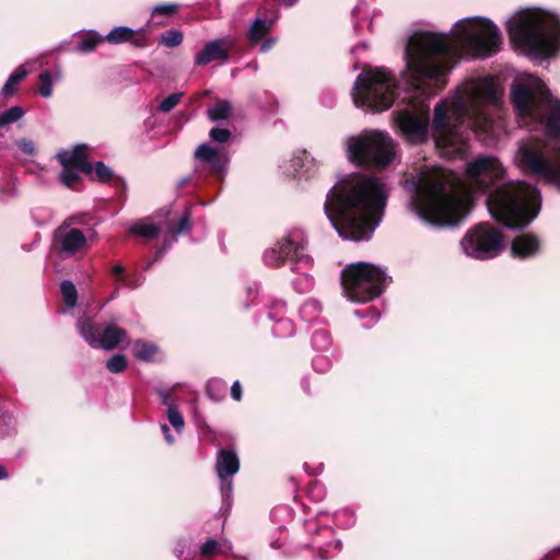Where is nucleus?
<instances>
[{
	"mask_svg": "<svg viewBox=\"0 0 560 560\" xmlns=\"http://www.w3.org/2000/svg\"><path fill=\"white\" fill-rule=\"evenodd\" d=\"M442 44L432 35L410 37L407 42L399 91L392 71L374 67L361 72L352 90L353 103L365 112L380 113L397 104L394 125L401 138L413 144L423 143L430 132L436 147L448 158L467 151L469 130L492 132L501 106V92L490 77L469 79L433 108L429 120L430 98L446 85L443 68H430L424 50Z\"/></svg>",
	"mask_w": 560,
	"mask_h": 560,
	"instance_id": "nucleus-1",
	"label": "nucleus"
},
{
	"mask_svg": "<svg viewBox=\"0 0 560 560\" xmlns=\"http://www.w3.org/2000/svg\"><path fill=\"white\" fill-rule=\"evenodd\" d=\"M466 177V184L457 185L443 170L417 171L405 180L409 210L429 225L453 226L481 195L491 217L509 229L525 228L540 211V191L524 182L506 180L503 165L493 155H479L468 162Z\"/></svg>",
	"mask_w": 560,
	"mask_h": 560,
	"instance_id": "nucleus-2",
	"label": "nucleus"
},
{
	"mask_svg": "<svg viewBox=\"0 0 560 560\" xmlns=\"http://www.w3.org/2000/svg\"><path fill=\"white\" fill-rule=\"evenodd\" d=\"M387 200L383 179L349 174L328 190L324 212L343 240L369 241L383 220Z\"/></svg>",
	"mask_w": 560,
	"mask_h": 560,
	"instance_id": "nucleus-3",
	"label": "nucleus"
},
{
	"mask_svg": "<svg viewBox=\"0 0 560 560\" xmlns=\"http://www.w3.org/2000/svg\"><path fill=\"white\" fill-rule=\"evenodd\" d=\"M432 35L442 44L441 51L425 49L428 67H442L446 79L456 61L460 58L485 59L501 49L502 33L488 18L476 15L458 20L452 28V37L445 33L419 32L411 37Z\"/></svg>",
	"mask_w": 560,
	"mask_h": 560,
	"instance_id": "nucleus-4",
	"label": "nucleus"
},
{
	"mask_svg": "<svg viewBox=\"0 0 560 560\" xmlns=\"http://www.w3.org/2000/svg\"><path fill=\"white\" fill-rule=\"evenodd\" d=\"M512 45L532 60L545 61L560 52V14L541 8L516 11L506 21Z\"/></svg>",
	"mask_w": 560,
	"mask_h": 560,
	"instance_id": "nucleus-5",
	"label": "nucleus"
},
{
	"mask_svg": "<svg viewBox=\"0 0 560 560\" xmlns=\"http://www.w3.org/2000/svg\"><path fill=\"white\" fill-rule=\"evenodd\" d=\"M511 100L521 128L560 139V101L542 80L529 73L518 74L511 84Z\"/></svg>",
	"mask_w": 560,
	"mask_h": 560,
	"instance_id": "nucleus-6",
	"label": "nucleus"
},
{
	"mask_svg": "<svg viewBox=\"0 0 560 560\" xmlns=\"http://www.w3.org/2000/svg\"><path fill=\"white\" fill-rule=\"evenodd\" d=\"M514 161L524 173L560 190V145L532 137L521 141Z\"/></svg>",
	"mask_w": 560,
	"mask_h": 560,
	"instance_id": "nucleus-7",
	"label": "nucleus"
},
{
	"mask_svg": "<svg viewBox=\"0 0 560 560\" xmlns=\"http://www.w3.org/2000/svg\"><path fill=\"white\" fill-rule=\"evenodd\" d=\"M306 246L307 240L304 231L294 229L264 253V261L268 266L277 267L287 260L291 262V270L301 275L299 280L301 287L298 285V281H293L294 288L300 292L307 291L313 285V280L307 273L313 259L306 253Z\"/></svg>",
	"mask_w": 560,
	"mask_h": 560,
	"instance_id": "nucleus-8",
	"label": "nucleus"
},
{
	"mask_svg": "<svg viewBox=\"0 0 560 560\" xmlns=\"http://www.w3.org/2000/svg\"><path fill=\"white\" fill-rule=\"evenodd\" d=\"M348 160L357 165L384 168L396 158V144L388 132L363 130L346 139Z\"/></svg>",
	"mask_w": 560,
	"mask_h": 560,
	"instance_id": "nucleus-9",
	"label": "nucleus"
},
{
	"mask_svg": "<svg viewBox=\"0 0 560 560\" xmlns=\"http://www.w3.org/2000/svg\"><path fill=\"white\" fill-rule=\"evenodd\" d=\"M387 277L383 269L369 262L348 265L341 273L345 295L352 302L366 303L384 291Z\"/></svg>",
	"mask_w": 560,
	"mask_h": 560,
	"instance_id": "nucleus-10",
	"label": "nucleus"
},
{
	"mask_svg": "<svg viewBox=\"0 0 560 560\" xmlns=\"http://www.w3.org/2000/svg\"><path fill=\"white\" fill-rule=\"evenodd\" d=\"M190 229L191 215L189 210H185L177 220L175 218H168L161 223H155L150 220H142L135 223L130 228V232L140 237L154 238L161 231L165 230L166 232L161 247L156 250L154 258L144 267V270L151 268L153 264L164 256V254L172 247L173 243L176 242L177 236L188 233Z\"/></svg>",
	"mask_w": 560,
	"mask_h": 560,
	"instance_id": "nucleus-11",
	"label": "nucleus"
},
{
	"mask_svg": "<svg viewBox=\"0 0 560 560\" xmlns=\"http://www.w3.org/2000/svg\"><path fill=\"white\" fill-rule=\"evenodd\" d=\"M460 248L470 258L492 259L503 249V235L489 223H480L468 230L460 241Z\"/></svg>",
	"mask_w": 560,
	"mask_h": 560,
	"instance_id": "nucleus-12",
	"label": "nucleus"
},
{
	"mask_svg": "<svg viewBox=\"0 0 560 560\" xmlns=\"http://www.w3.org/2000/svg\"><path fill=\"white\" fill-rule=\"evenodd\" d=\"M74 218H67L54 232L51 252L61 259L74 258L89 248V236L73 226Z\"/></svg>",
	"mask_w": 560,
	"mask_h": 560,
	"instance_id": "nucleus-13",
	"label": "nucleus"
},
{
	"mask_svg": "<svg viewBox=\"0 0 560 560\" xmlns=\"http://www.w3.org/2000/svg\"><path fill=\"white\" fill-rule=\"evenodd\" d=\"M77 329L84 341L94 349L113 350L127 337L125 329L115 325L104 326L88 317L78 320Z\"/></svg>",
	"mask_w": 560,
	"mask_h": 560,
	"instance_id": "nucleus-14",
	"label": "nucleus"
},
{
	"mask_svg": "<svg viewBox=\"0 0 560 560\" xmlns=\"http://www.w3.org/2000/svg\"><path fill=\"white\" fill-rule=\"evenodd\" d=\"M86 144H78L71 150H61L57 153L56 158L62 170L59 175L60 182L72 188L81 179V174L91 173L92 164L86 158Z\"/></svg>",
	"mask_w": 560,
	"mask_h": 560,
	"instance_id": "nucleus-15",
	"label": "nucleus"
},
{
	"mask_svg": "<svg viewBox=\"0 0 560 560\" xmlns=\"http://www.w3.org/2000/svg\"><path fill=\"white\" fill-rule=\"evenodd\" d=\"M195 173L207 172L222 180L226 174L230 156L226 151L205 142L195 151Z\"/></svg>",
	"mask_w": 560,
	"mask_h": 560,
	"instance_id": "nucleus-16",
	"label": "nucleus"
},
{
	"mask_svg": "<svg viewBox=\"0 0 560 560\" xmlns=\"http://www.w3.org/2000/svg\"><path fill=\"white\" fill-rule=\"evenodd\" d=\"M235 39L231 36L209 40L195 57L196 66H206L212 61L225 63L230 59V50L234 47Z\"/></svg>",
	"mask_w": 560,
	"mask_h": 560,
	"instance_id": "nucleus-17",
	"label": "nucleus"
},
{
	"mask_svg": "<svg viewBox=\"0 0 560 560\" xmlns=\"http://www.w3.org/2000/svg\"><path fill=\"white\" fill-rule=\"evenodd\" d=\"M319 168V162L313 158L307 151H299L294 153L285 167L284 173L293 177H311Z\"/></svg>",
	"mask_w": 560,
	"mask_h": 560,
	"instance_id": "nucleus-18",
	"label": "nucleus"
},
{
	"mask_svg": "<svg viewBox=\"0 0 560 560\" xmlns=\"http://www.w3.org/2000/svg\"><path fill=\"white\" fill-rule=\"evenodd\" d=\"M240 469V460L232 448H221L217 455L215 472L219 478L233 477Z\"/></svg>",
	"mask_w": 560,
	"mask_h": 560,
	"instance_id": "nucleus-19",
	"label": "nucleus"
},
{
	"mask_svg": "<svg viewBox=\"0 0 560 560\" xmlns=\"http://www.w3.org/2000/svg\"><path fill=\"white\" fill-rule=\"evenodd\" d=\"M540 247L539 240L533 234H521L512 242V254L517 258H529L538 253Z\"/></svg>",
	"mask_w": 560,
	"mask_h": 560,
	"instance_id": "nucleus-20",
	"label": "nucleus"
},
{
	"mask_svg": "<svg viewBox=\"0 0 560 560\" xmlns=\"http://www.w3.org/2000/svg\"><path fill=\"white\" fill-rule=\"evenodd\" d=\"M275 23L273 19H262L257 18L253 21L250 24L248 32H247V38L250 43L257 44L259 43L267 33L271 30L272 25Z\"/></svg>",
	"mask_w": 560,
	"mask_h": 560,
	"instance_id": "nucleus-21",
	"label": "nucleus"
},
{
	"mask_svg": "<svg viewBox=\"0 0 560 560\" xmlns=\"http://www.w3.org/2000/svg\"><path fill=\"white\" fill-rule=\"evenodd\" d=\"M80 40L77 44V51L88 54L93 51L102 42L105 40L104 36L94 30L82 32L79 34Z\"/></svg>",
	"mask_w": 560,
	"mask_h": 560,
	"instance_id": "nucleus-22",
	"label": "nucleus"
},
{
	"mask_svg": "<svg viewBox=\"0 0 560 560\" xmlns=\"http://www.w3.org/2000/svg\"><path fill=\"white\" fill-rule=\"evenodd\" d=\"M28 70L24 65L19 66L8 78L2 90L1 95L4 97H10L15 94L18 90V85L24 80L27 75Z\"/></svg>",
	"mask_w": 560,
	"mask_h": 560,
	"instance_id": "nucleus-23",
	"label": "nucleus"
},
{
	"mask_svg": "<svg viewBox=\"0 0 560 560\" xmlns=\"http://www.w3.org/2000/svg\"><path fill=\"white\" fill-rule=\"evenodd\" d=\"M136 35V30L128 26H116L105 36V40L112 45H120L130 42Z\"/></svg>",
	"mask_w": 560,
	"mask_h": 560,
	"instance_id": "nucleus-24",
	"label": "nucleus"
},
{
	"mask_svg": "<svg viewBox=\"0 0 560 560\" xmlns=\"http://www.w3.org/2000/svg\"><path fill=\"white\" fill-rule=\"evenodd\" d=\"M231 550L228 541H219L213 538L207 539L199 548V555L202 558H210L219 553H225Z\"/></svg>",
	"mask_w": 560,
	"mask_h": 560,
	"instance_id": "nucleus-25",
	"label": "nucleus"
},
{
	"mask_svg": "<svg viewBox=\"0 0 560 560\" xmlns=\"http://www.w3.org/2000/svg\"><path fill=\"white\" fill-rule=\"evenodd\" d=\"M132 352L138 360L149 362L152 361V359L156 354L158 347L152 342L137 340L133 343Z\"/></svg>",
	"mask_w": 560,
	"mask_h": 560,
	"instance_id": "nucleus-26",
	"label": "nucleus"
},
{
	"mask_svg": "<svg viewBox=\"0 0 560 560\" xmlns=\"http://www.w3.org/2000/svg\"><path fill=\"white\" fill-rule=\"evenodd\" d=\"M226 382L218 377L209 380L206 388L207 395L213 401H220L221 399H223L226 394Z\"/></svg>",
	"mask_w": 560,
	"mask_h": 560,
	"instance_id": "nucleus-27",
	"label": "nucleus"
},
{
	"mask_svg": "<svg viewBox=\"0 0 560 560\" xmlns=\"http://www.w3.org/2000/svg\"><path fill=\"white\" fill-rule=\"evenodd\" d=\"M86 174L101 183H108L114 178L113 170L101 161L92 165V172Z\"/></svg>",
	"mask_w": 560,
	"mask_h": 560,
	"instance_id": "nucleus-28",
	"label": "nucleus"
},
{
	"mask_svg": "<svg viewBox=\"0 0 560 560\" xmlns=\"http://www.w3.org/2000/svg\"><path fill=\"white\" fill-rule=\"evenodd\" d=\"M25 115L24 109L20 105H14L9 109L0 113V129L7 125L14 124L22 119Z\"/></svg>",
	"mask_w": 560,
	"mask_h": 560,
	"instance_id": "nucleus-29",
	"label": "nucleus"
},
{
	"mask_svg": "<svg viewBox=\"0 0 560 560\" xmlns=\"http://www.w3.org/2000/svg\"><path fill=\"white\" fill-rule=\"evenodd\" d=\"M322 311L320 303L316 300H307L300 308V316L306 322L315 320Z\"/></svg>",
	"mask_w": 560,
	"mask_h": 560,
	"instance_id": "nucleus-30",
	"label": "nucleus"
},
{
	"mask_svg": "<svg viewBox=\"0 0 560 560\" xmlns=\"http://www.w3.org/2000/svg\"><path fill=\"white\" fill-rule=\"evenodd\" d=\"M231 104L228 101H219L214 106L208 109V117L212 121L226 119L231 113Z\"/></svg>",
	"mask_w": 560,
	"mask_h": 560,
	"instance_id": "nucleus-31",
	"label": "nucleus"
},
{
	"mask_svg": "<svg viewBox=\"0 0 560 560\" xmlns=\"http://www.w3.org/2000/svg\"><path fill=\"white\" fill-rule=\"evenodd\" d=\"M273 322L276 323L272 328L275 336L279 338H287L294 334V325L290 318L279 317Z\"/></svg>",
	"mask_w": 560,
	"mask_h": 560,
	"instance_id": "nucleus-32",
	"label": "nucleus"
},
{
	"mask_svg": "<svg viewBox=\"0 0 560 560\" xmlns=\"http://www.w3.org/2000/svg\"><path fill=\"white\" fill-rule=\"evenodd\" d=\"M60 292L62 299L68 307H73L77 304L78 291L74 283L70 280H63L60 283Z\"/></svg>",
	"mask_w": 560,
	"mask_h": 560,
	"instance_id": "nucleus-33",
	"label": "nucleus"
},
{
	"mask_svg": "<svg viewBox=\"0 0 560 560\" xmlns=\"http://www.w3.org/2000/svg\"><path fill=\"white\" fill-rule=\"evenodd\" d=\"M331 345L330 335L326 329H316L312 335V346L317 351H326Z\"/></svg>",
	"mask_w": 560,
	"mask_h": 560,
	"instance_id": "nucleus-34",
	"label": "nucleus"
},
{
	"mask_svg": "<svg viewBox=\"0 0 560 560\" xmlns=\"http://www.w3.org/2000/svg\"><path fill=\"white\" fill-rule=\"evenodd\" d=\"M166 418L176 433L180 434L184 431L185 420L177 406H168Z\"/></svg>",
	"mask_w": 560,
	"mask_h": 560,
	"instance_id": "nucleus-35",
	"label": "nucleus"
},
{
	"mask_svg": "<svg viewBox=\"0 0 560 560\" xmlns=\"http://www.w3.org/2000/svg\"><path fill=\"white\" fill-rule=\"evenodd\" d=\"M15 431V420L8 412L0 413V439L11 435Z\"/></svg>",
	"mask_w": 560,
	"mask_h": 560,
	"instance_id": "nucleus-36",
	"label": "nucleus"
},
{
	"mask_svg": "<svg viewBox=\"0 0 560 560\" xmlns=\"http://www.w3.org/2000/svg\"><path fill=\"white\" fill-rule=\"evenodd\" d=\"M106 368L112 373H121L127 368V359L124 354H114L107 360Z\"/></svg>",
	"mask_w": 560,
	"mask_h": 560,
	"instance_id": "nucleus-37",
	"label": "nucleus"
},
{
	"mask_svg": "<svg viewBox=\"0 0 560 560\" xmlns=\"http://www.w3.org/2000/svg\"><path fill=\"white\" fill-rule=\"evenodd\" d=\"M178 9H179L178 3L158 4V5L153 7L151 16L152 18H156V16L170 18V16L174 15L175 13H177Z\"/></svg>",
	"mask_w": 560,
	"mask_h": 560,
	"instance_id": "nucleus-38",
	"label": "nucleus"
},
{
	"mask_svg": "<svg viewBox=\"0 0 560 560\" xmlns=\"http://www.w3.org/2000/svg\"><path fill=\"white\" fill-rule=\"evenodd\" d=\"M183 42V33L177 30H168L161 35V44L166 47H176Z\"/></svg>",
	"mask_w": 560,
	"mask_h": 560,
	"instance_id": "nucleus-39",
	"label": "nucleus"
},
{
	"mask_svg": "<svg viewBox=\"0 0 560 560\" xmlns=\"http://www.w3.org/2000/svg\"><path fill=\"white\" fill-rule=\"evenodd\" d=\"M39 94L43 97H50L52 94V79L48 71H44L39 74Z\"/></svg>",
	"mask_w": 560,
	"mask_h": 560,
	"instance_id": "nucleus-40",
	"label": "nucleus"
},
{
	"mask_svg": "<svg viewBox=\"0 0 560 560\" xmlns=\"http://www.w3.org/2000/svg\"><path fill=\"white\" fill-rule=\"evenodd\" d=\"M15 145L20 153L26 156H34L37 152L35 142L27 138L18 139Z\"/></svg>",
	"mask_w": 560,
	"mask_h": 560,
	"instance_id": "nucleus-41",
	"label": "nucleus"
},
{
	"mask_svg": "<svg viewBox=\"0 0 560 560\" xmlns=\"http://www.w3.org/2000/svg\"><path fill=\"white\" fill-rule=\"evenodd\" d=\"M285 312V302L282 300H275L269 306L268 317L270 318V320H276L279 317H284Z\"/></svg>",
	"mask_w": 560,
	"mask_h": 560,
	"instance_id": "nucleus-42",
	"label": "nucleus"
},
{
	"mask_svg": "<svg viewBox=\"0 0 560 560\" xmlns=\"http://www.w3.org/2000/svg\"><path fill=\"white\" fill-rule=\"evenodd\" d=\"M220 479V490L222 495V501L224 504H230V500L232 498L233 492V480L232 477H223Z\"/></svg>",
	"mask_w": 560,
	"mask_h": 560,
	"instance_id": "nucleus-43",
	"label": "nucleus"
},
{
	"mask_svg": "<svg viewBox=\"0 0 560 560\" xmlns=\"http://www.w3.org/2000/svg\"><path fill=\"white\" fill-rule=\"evenodd\" d=\"M183 93H173L165 97L159 105V110L170 113L182 100Z\"/></svg>",
	"mask_w": 560,
	"mask_h": 560,
	"instance_id": "nucleus-44",
	"label": "nucleus"
},
{
	"mask_svg": "<svg viewBox=\"0 0 560 560\" xmlns=\"http://www.w3.org/2000/svg\"><path fill=\"white\" fill-rule=\"evenodd\" d=\"M313 369L318 373H325L331 368V360L325 354H317L312 361Z\"/></svg>",
	"mask_w": 560,
	"mask_h": 560,
	"instance_id": "nucleus-45",
	"label": "nucleus"
},
{
	"mask_svg": "<svg viewBox=\"0 0 560 560\" xmlns=\"http://www.w3.org/2000/svg\"><path fill=\"white\" fill-rule=\"evenodd\" d=\"M19 190L15 180L7 184L5 186L0 187V200L9 201L15 197H18Z\"/></svg>",
	"mask_w": 560,
	"mask_h": 560,
	"instance_id": "nucleus-46",
	"label": "nucleus"
},
{
	"mask_svg": "<svg viewBox=\"0 0 560 560\" xmlns=\"http://www.w3.org/2000/svg\"><path fill=\"white\" fill-rule=\"evenodd\" d=\"M354 314L358 317H364L365 315L370 316V320L368 323H363V326L365 328H370L374 323H376L380 319L381 316L380 312L374 307H370L368 310H355Z\"/></svg>",
	"mask_w": 560,
	"mask_h": 560,
	"instance_id": "nucleus-47",
	"label": "nucleus"
},
{
	"mask_svg": "<svg viewBox=\"0 0 560 560\" xmlns=\"http://www.w3.org/2000/svg\"><path fill=\"white\" fill-rule=\"evenodd\" d=\"M158 396L161 399V404L168 409V406H177L174 392L171 388H161L158 390Z\"/></svg>",
	"mask_w": 560,
	"mask_h": 560,
	"instance_id": "nucleus-48",
	"label": "nucleus"
},
{
	"mask_svg": "<svg viewBox=\"0 0 560 560\" xmlns=\"http://www.w3.org/2000/svg\"><path fill=\"white\" fill-rule=\"evenodd\" d=\"M209 137L212 141L224 143L230 139L231 132L224 128H212L209 132Z\"/></svg>",
	"mask_w": 560,
	"mask_h": 560,
	"instance_id": "nucleus-49",
	"label": "nucleus"
},
{
	"mask_svg": "<svg viewBox=\"0 0 560 560\" xmlns=\"http://www.w3.org/2000/svg\"><path fill=\"white\" fill-rule=\"evenodd\" d=\"M341 547H342V542L339 539L328 542L325 547L318 546L320 552L323 553L322 558H324V559H328L334 556V553L330 552V549H334L335 552L337 553L341 550Z\"/></svg>",
	"mask_w": 560,
	"mask_h": 560,
	"instance_id": "nucleus-50",
	"label": "nucleus"
},
{
	"mask_svg": "<svg viewBox=\"0 0 560 560\" xmlns=\"http://www.w3.org/2000/svg\"><path fill=\"white\" fill-rule=\"evenodd\" d=\"M144 282V277L140 276V275H130V276H125V279L122 280V284L130 289V290H133V289H137L138 287L142 285V283Z\"/></svg>",
	"mask_w": 560,
	"mask_h": 560,
	"instance_id": "nucleus-51",
	"label": "nucleus"
},
{
	"mask_svg": "<svg viewBox=\"0 0 560 560\" xmlns=\"http://www.w3.org/2000/svg\"><path fill=\"white\" fill-rule=\"evenodd\" d=\"M308 494L313 500L320 501L325 497V489H324L323 485L315 481L310 486Z\"/></svg>",
	"mask_w": 560,
	"mask_h": 560,
	"instance_id": "nucleus-52",
	"label": "nucleus"
},
{
	"mask_svg": "<svg viewBox=\"0 0 560 560\" xmlns=\"http://www.w3.org/2000/svg\"><path fill=\"white\" fill-rule=\"evenodd\" d=\"M130 42L135 47H138V48H143V47L148 46V44H149L148 37L142 32V30L136 31V35Z\"/></svg>",
	"mask_w": 560,
	"mask_h": 560,
	"instance_id": "nucleus-53",
	"label": "nucleus"
},
{
	"mask_svg": "<svg viewBox=\"0 0 560 560\" xmlns=\"http://www.w3.org/2000/svg\"><path fill=\"white\" fill-rule=\"evenodd\" d=\"M242 385L238 381H235L231 386V397L234 400L240 401L242 399Z\"/></svg>",
	"mask_w": 560,
	"mask_h": 560,
	"instance_id": "nucleus-54",
	"label": "nucleus"
},
{
	"mask_svg": "<svg viewBox=\"0 0 560 560\" xmlns=\"http://www.w3.org/2000/svg\"><path fill=\"white\" fill-rule=\"evenodd\" d=\"M186 547H187V541L185 539H178L175 542L173 552L176 556V558L179 559L184 555Z\"/></svg>",
	"mask_w": 560,
	"mask_h": 560,
	"instance_id": "nucleus-55",
	"label": "nucleus"
},
{
	"mask_svg": "<svg viewBox=\"0 0 560 560\" xmlns=\"http://www.w3.org/2000/svg\"><path fill=\"white\" fill-rule=\"evenodd\" d=\"M161 431L163 433L165 442L168 445L175 443V436L171 433L170 427L166 423L161 424Z\"/></svg>",
	"mask_w": 560,
	"mask_h": 560,
	"instance_id": "nucleus-56",
	"label": "nucleus"
},
{
	"mask_svg": "<svg viewBox=\"0 0 560 560\" xmlns=\"http://www.w3.org/2000/svg\"><path fill=\"white\" fill-rule=\"evenodd\" d=\"M112 273L117 277V281L122 282L125 279V268L122 265H116L112 268Z\"/></svg>",
	"mask_w": 560,
	"mask_h": 560,
	"instance_id": "nucleus-57",
	"label": "nucleus"
},
{
	"mask_svg": "<svg viewBox=\"0 0 560 560\" xmlns=\"http://www.w3.org/2000/svg\"><path fill=\"white\" fill-rule=\"evenodd\" d=\"M341 515H348V516H349V520H348V522H347V524H346L347 526H352V525L354 524V522H355V520H354V515H353L352 513H350L349 511H347V510H346V511L340 512V513H338V514H337V521H336V522H337V525H340L339 517H340Z\"/></svg>",
	"mask_w": 560,
	"mask_h": 560,
	"instance_id": "nucleus-58",
	"label": "nucleus"
},
{
	"mask_svg": "<svg viewBox=\"0 0 560 560\" xmlns=\"http://www.w3.org/2000/svg\"><path fill=\"white\" fill-rule=\"evenodd\" d=\"M273 44H275V39H272V38H268V39H266V40L261 44V46H260V51H261V52H267V51L272 47V45H273Z\"/></svg>",
	"mask_w": 560,
	"mask_h": 560,
	"instance_id": "nucleus-59",
	"label": "nucleus"
},
{
	"mask_svg": "<svg viewBox=\"0 0 560 560\" xmlns=\"http://www.w3.org/2000/svg\"><path fill=\"white\" fill-rule=\"evenodd\" d=\"M248 295L253 298V300L257 296L258 288L257 285H250L247 288Z\"/></svg>",
	"mask_w": 560,
	"mask_h": 560,
	"instance_id": "nucleus-60",
	"label": "nucleus"
},
{
	"mask_svg": "<svg viewBox=\"0 0 560 560\" xmlns=\"http://www.w3.org/2000/svg\"><path fill=\"white\" fill-rule=\"evenodd\" d=\"M366 43H361L352 48V54H357L360 49H366Z\"/></svg>",
	"mask_w": 560,
	"mask_h": 560,
	"instance_id": "nucleus-61",
	"label": "nucleus"
},
{
	"mask_svg": "<svg viewBox=\"0 0 560 560\" xmlns=\"http://www.w3.org/2000/svg\"><path fill=\"white\" fill-rule=\"evenodd\" d=\"M190 182V177L186 176L178 180L177 186L180 188Z\"/></svg>",
	"mask_w": 560,
	"mask_h": 560,
	"instance_id": "nucleus-62",
	"label": "nucleus"
},
{
	"mask_svg": "<svg viewBox=\"0 0 560 560\" xmlns=\"http://www.w3.org/2000/svg\"><path fill=\"white\" fill-rule=\"evenodd\" d=\"M8 476H9V475H8V472H7V469H5L2 465H0V480H4V479H7V478H8Z\"/></svg>",
	"mask_w": 560,
	"mask_h": 560,
	"instance_id": "nucleus-63",
	"label": "nucleus"
},
{
	"mask_svg": "<svg viewBox=\"0 0 560 560\" xmlns=\"http://www.w3.org/2000/svg\"><path fill=\"white\" fill-rule=\"evenodd\" d=\"M271 547L275 549H279V548H281V544L279 541H273V542H271Z\"/></svg>",
	"mask_w": 560,
	"mask_h": 560,
	"instance_id": "nucleus-64",
	"label": "nucleus"
}]
</instances>
